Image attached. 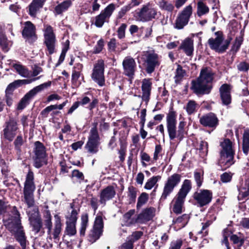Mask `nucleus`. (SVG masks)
I'll use <instances>...</instances> for the list:
<instances>
[{
	"label": "nucleus",
	"instance_id": "1",
	"mask_svg": "<svg viewBox=\"0 0 249 249\" xmlns=\"http://www.w3.org/2000/svg\"><path fill=\"white\" fill-rule=\"evenodd\" d=\"M213 75L211 68H203L197 79L192 81L191 89L197 95L209 94L212 89Z\"/></svg>",
	"mask_w": 249,
	"mask_h": 249
},
{
	"label": "nucleus",
	"instance_id": "2",
	"mask_svg": "<svg viewBox=\"0 0 249 249\" xmlns=\"http://www.w3.org/2000/svg\"><path fill=\"white\" fill-rule=\"evenodd\" d=\"M177 116L176 112L172 108L170 109L166 116L167 129L170 140L177 138L181 141L184 138L186 123L180 121L178 125V130H177Z\"/></svg>",
	"mask_w": 249,
	"mask_h": 249
},
{
	"label": "nucleus",
	"instance_id": "3",
	"mask_svg": "<svg viewBox=\"0 0 249 249\" xmlns=\"http://www.w3.org/2000/svg\"><path fill=\"white\" fill-rule=\"evenodd\" d=\"M234 144L230 139H224L220 142V146L221 149L220 151L219 164L226 169L234 164V156L235 151L233 148Z\"/></svg>",
	"mask_w": 249,
	"mask_h": 249
},
{
	"label": "nucleus",
	"instance_id": "4",
	"mask_svg": "<svg viewBox=\"0 0 249 249\" xmlns=\"http://www.w3.org/2000/svg\"><path fill=\"white\" fill-rule=\"evenodd\" d=\"M44 225L47 229V234L50 238H53L55 241H58L60 238V234L62 231V223L61 219L58 214L54 216V226L52 228V217L50 213L47 211L45 216Z\"/></svg>",
	"mask_w": 249,
	"mask_h": 249
},
{
	"label": "nucleus",
	"instance_id": "5",
	"mask_svg": "<svg viewBox=\"0 0 249 249\" xmlns=\"http://www.w3.org/2000/svg\"><path fill=\"white\" fill-rule=\"evenodd\" d=\"M191 188V180H184L180 189L172 201V211L174 213L179 214L182 213L185 198Z\"/></svg>",
	"mask_w": 249,
	"mask_h": 249
},
{
	"label": "nucleus",
	"instance_id": "6",
	"mask_svg": "<svg viewBox=\"0 0 249 249\" xmlns=\"http://www.w3.org/2000/svg\"><path fill=\"white\" fill-rule=\"evenodd\" d=\"M36 189L34 182V175L32 171L29 170L26 175L23 188V199L28 207H33L35 204L34 192Z\"/></svg>",
	"mask_w": 249,
	"mask_h": 249
},
{
	"label": "nucleus",
	"instance_id": "7",
	"mask_svg": "<svg viewBox=\"0 0 249 249\" xmlns=\"http://www.w3.org/2000/svg\"><path fill=\"white\" fill-rule=\"evenodd\" d=\"M141 58L144 62L145 71L148 74L153 72L160 64V57L153 50L142 52Z\"/></svg>",
	"mask_w": 249,
	"mask_h": 249
},
{
	"label": "nucleus",
	"instance_id": "8",
	"mask_svg": "<svg viewBox=\"0 0 249 249\" xmlns=\"http://www.w3.org/2000/svg\"><path fill=\"white\" fill-rule=\"evenodd\" d=\"M215 38L209 39L208 43L210 48L218 53H223L228 48L231 38L224 39L223 34L220 31L215 33Z\"/></svg>",
	"mask_w": 249,
	"mask_h": 249
},
{
	"label": "nucleus",
	"instance_id": "9",
	"mask_svg": "<svg viewBox=\"0 0 249 249\" xmlns=\"http://www.w3.org/2000/svg\"><path fill=\"white\" fill-rule=\"evenodd\" d=\"M8 230L13 233L16 240L19 243L22 249H25L26 238L21 226V221L17 219L15 222H8L5 224Z\"/></svg>",
	"mask_w": 249,
	"mask_h": 249
},
{
	"label": "nucleus",
	"instance_id": "10",
	"mask_svg": "<svg viewBox=\"0 0 249 249\" xmlns=\"http://www.w3.org/2000/svg\"><path fill=\"white\" fill-rule=\"evenodd\" d=\"M34 153V166L36 168L38 169L47 164L46 148L43 143L39 141L35 142Z\"/></svg>",
	"mask_w": 249,
	"mask_h": 249
},
{
	"label": "nucleus",
	"instance_id": "11",
	"mask_svg": "<svg viewBox=\"0 0 249 249\" xmlns=\"http://www.w3.org/2000/svg\"><path fill=\"white\" fill-rule=\"evenodd\" d=\"M51 82L48 81L40 84L30 90L21 99L18 106V109L22 110L29 104L30 100L33 98L37 93L41 91L51 85Z\"/></svg>",
	"mask_w": 249,
	"mask_h": 249
},
{
	"label": "nucleus",
	"instance_id": "12",
	"mask_svg": "<svg viewBox=\"0 0 249 249\" xmlns=\"http://www.w3.org/2000/svg\"><path fill=\"white\" fill-rule=\"evenodd\" d=\"M104 71V61L102 59L98 60L94 65L91 77L100 87H103L105 85Z\"/></svg>",
	"mask_w": 249,
	"mask_h": 249
},
{
	"label": "nucleus",
	"instance_id": "13",
	"mask_svg": "<svg viewBox=\"0 0 249 249\" xmlns=\"http://www.w3.org/2000/svg\"><path fill=\"white\" fill-rule=\"evenodd\" d=\"M181 175L174 174L169 177L164 183L163 192L160 197L161 200H164L173 191L174 188L179 183Z\"/></svg>",
	"mask_w": 249,
	"mask_h": 249
},
{
	"label": "nucleus",
	"instance_id": "14",
	"mask_svg": "<svg viewBox=\"0 0 249 249\" xmlns=\"http://www.w3.org/2000/svg\"><path fill=\"white\" fill-rule=\"evenodd\" d=\"M44 43L45 44L49 54L54 53L56 43V37L53 27L49 25H44Z\"/></svg>",
	"mask_w": 249,
	"mask_h": 249
},
{
	"label": "nucleus",
	"instance_id": "15",
	"mask_svg": "<svg viewBox=\"0 0 249 249\" xmlns=\"http://www.w3.org/2000/svg\"><path fill=\"white\" fill-rule=\"evenodd\" d=\"M193 14V7L191 4L185 6L178 15L175 21V27L182 29L187 25Z\"/></svg>",
	"mask_w": 249,
	"mask_h": 249
},
{
	"label": "nucleus",
	"instance_id": "16",
	"mask_svg": "<svg viewBox=\"0 0 249 249\" xmlns=\"http://www.w3.org/2000/svg\"><path fill=\"white\" fill-rule=\"evenodd\" d=\"M104 228L103 214L98 213L95 219L92 229L91 230L89 235V240L93 243L97 240L102 234Z\"/></svg>",
	"mask_w": 249,
	"mask_h": 249
},
{
	"label": "nucleus",
	"instance_id": "17",
	"mask_svg": "<svg viewBox=\"0 0 249 249\" xmlns=\"http://www.w3.org/2000/svg\"><path fill=\"white\" fill-rule=\"evenodd\" d=\"M18 128L17 121L13 118L10 119L4 124L2 132L3 138L9 142H12L17 134Z\"/></svg>",
	"mask_w": 249,
	"mask_h": 249
},
{
	"label": "nucleus",
	"instance_id": "18",
	"mask_svg": "<svg viewBox=\"0 0 249 249\" xmlns=\"http://www.w3.org/2000/svg\"><path fill=\"white\" fill-rule=\"evenodd\" d=\"M157 14V10L150 3L143 5L137 13L138 19L142 22H147L155 18Z\"/></svg>",
	"mask_w": 249,
	"mask_h": 249
},
{
	"label": "nucleus",
	"instance_id": "19",
	"mask_svg": "<svg viewBox=\"0 0 249 249\" xmlns=\"http://www.w3.org/2000/svg\"><path fill=\"white\" fill-rule=\"evenodd\" d=\"M115 9V5L113 3L109 4L100 14L95 18V25L98 28L102 27L105 22H108L110 17Z\"/></svg>",
	"mask_w": 249,
	"mask_h": 249
},
{
	"label": "nucleus",
	"instance_id": "20",
	"mask_svg": "<svg viewBox=\"0 0 249 249\" xmlns=\"http://www.w3.org/2000/svg\"><path fill=\"white\" fill-rule=\"evenodd\" d=\"M124 74L130 78H133L136 69V63L133 58L126 56L122 62Z\"/></svg>",
	"mask_w": 249,
	"mask_h": 249
},
{
	"label": "nucleus",
	"instance_id": "21",
	"mask_svg": "<svg viewBox=\"0 0 249 249\" xmlns=\"http://www.w3.org/2000/svg\"><path fill=\"white\" fill-rule=\"evenodd\" d=\"M22 32L23 37L30 43L34 42L37 39L35 26L31 21H26Z\"/></svg>",
	"mask_w": 249,
	"mask_h": 249
},
{
	"label": "nucleus",
	"instance_id": "22",
	"mask_svg": "<svg viewBox=\"0 0 249 249\" xmlns=\"http://www.w3.org/2000/svg\"><path fill=\"white\" fill-rule=\"evenodd\" d=\"M213 197L212 192L208 190H200L194 194V198L202 207L210 203Z\"/></svg>",
	"mask_w": 249,
	"mask_h": 249
},
{
	"label": "nucleus",
	"instance_id": "23",
	"mask_svg": "<svg viewBox=\"0 0 249 249\" xmlns=\"http://www.w3.org/2000/svg\"><path fill=\"white\" fill-rule=\"evenodd\" d=\"M28 216L32 231L37 233L42 226V220L38 210L34 209L33 212H29Z\"/></svg>",
	"mask_w": 249,
	"mask_h": 249
},
{
	"label": "nucleus",
	"instance_id": "24",
	"mask_svg": "<svg viewBox=\"0 0 249 249\" xmlns=\"http://www.w3.org/2000/svg\"><path fill=\"white\" fill-rule=\"evenodd\" d=\"M236 187L238 192V200L243 201L246 199L249 196V179L245 181L240 179Z\"/></svg>",
	"mask_w": 249,
	"mask_h": 249
},
{
	"label": "nucleus",
	"instance_id": "25",
	"mask_svg": "<svg viewBox=\"0 0 249 249\" xmlns=\"http://www.w3.org/2000/svg\"><path fill=\"white\" fill-rule=\"evenodd\" d=\"M231 87L227 84H223L219 88V93L222 104L228 106L231 102Z\"/></svg>",
	"mask_w": 249,
	"mask_h": 249
},
{
	"label": "nucleus",
	"instance_id": "26",
	"mask_svg": "<svg viewBox=\"0 0 249 249\" xmlns=\"http://www.w3.org/2000/svg\"><path fill=\"white\" fill-rule=\"evenodd\" d=\"M116 195V191L113 186L109 185L102 190L100 194L99 202L105 205L106 202L112 199Z\"/></svg>",
	"mask_w": 249,
	"mask_h": 249
},
{
	"label": "nucleus",
	"instance_id": "27",
	"mask_svg": "<svg viewBox=\"0 0 249 249\" xmlns=\"http://www.w3.org/2000/svg\"><path fill=\"white\" fill-rule=\"evenodd\" d=\"M200 123L204 126L215 128L218 124V120L213 113H209L200 117Z\"/></svg>",
	"mask_w": 249,
	"mask_h": 249
},
{
	"label": "nucleus",
	"instance_id": "28",
	"mask_svg": "<svg viewBox=\"0 0 249 249\" xmlns=\"http://www.w3.org/2000/svg\"><path fill=\"white\" fill-rule=\"evenodd\" d=\"M156 209L153 207L143 209L138 215V223L143 224L151 220L155 215Z\"/></svg>",
	"mask_w": 249,
	"mask_h": 249
},
{
	"label": "nucleus",
	"instance_id": "29",
	"mask_svg": "<svg viewBox=\"0 0 249 249\" xmlns=\"http://www.w3.org/2000/svg\"><path fill=\"white\" fill-rule=\"evenodd\" d=\"M152 83L151 79L145 78L142 82V98L143 101L146 103L148 102L150 99L151 91L152 89Z\"/></svg>",
	"mask_w": 249,
	"mask_h": 249
},
{
	"label": "nucleus",
	"instance_id": "30",
	"mask_svg": "<svg viewBox=\"0 0 249 249\" xmlns=\"http://www.w3.org/2000/svg\"><path fill=\"white\" fill-rule=\"evenodd\" d=\"M135 213V210L131 209L124 214L122 219L123 225L130 227L138 223V216L136 217L133 216Z\"/></svg>",
	"mask_w": 249,
	"mask_h": 249
},
{
	"label": "nucleus",
	"instance_id": "31",
	"mask_svg": "<svg viewBox=\"0 0 249 249\" xmlns=\"http://www.w3.org/2000/svg\"><path fill=\"white\" fill-rule=\"evenodd\" d=\"M179 49L183 50L187 56H192L194 51L193 40L190 38H186L182 42Z\"/></svg>",
	"mask_w": 249,
	"mask_h": 249
},
{
	"label": "nucleus",
	"instance_id": "32",
	"mask_svg": "<svg viewBox=\"0 0 249 249\" xmlns=\"http://www.w3.org/2000/svg\"><path fill=\"white\" fill-rule=\"evenodd\" d=\"M12 65L16 71L21 77L24 78H30L31 71H30L26 67L21 65L19 62L13 63Z\"/></svg>",
	"mask_w": 249,
	"mask_h": 249
},
{
	"label": "nucleus",
	"instance_id": "33",
	"mask_svg": "<svg viewBox=\"0 0 249 249\" xmlns=\"http://www.w3.org/2000/svg\"><path fill=\"white\" fill-rule=\"evenodd\" d=\"M44 0H33L29 6V15L35 17L37 12L43 7Z\"/></svg>",
	"mask_w": 249,
	"mask_h": 249
},
{
	"label": "nucleus",
	"instance_id": "34",
	"mask_svg": "<svg viewBox=\"0 0 249 249\" xmlns=\"http://www.w3.org/2000/svg\"><path fill=\"white\" fill-rule=\"evenodd\" d=\"M72 1L71 0H66L58 4L54 8V13L55 15H60L67 11L71 6Z\"/></svg>",
	"mask_w": 249,
	"mask_h": 249
},
{
	"label": "nucleus",
	"instance_id": "35",
	"mask_svg": "<svg viewBox=\"0 0 249 249\" xmlns=\"http://www.w3.org/2000/svg\"><path fill=\"white\" fill-rule=\"evenodd\" d=\"M242 150L245 155L249 153V129L244 130L243 134Z\"/></svg>",
	"mask_w": 249,
	"mask_h": 249
},
{
	"label": "nucleus",
	"instance_id": "36",
	"mask_svg": "<svg viewBox=\"0 0 249 249\" xmlns=\"http://www.w3.org/2000/svg\"><path fill=\"white\" fill-rule=\"evenodd\" d=\"M92 127L90 130L88 140L99 142L100 137L97 130V122L92 123Z\"/></svg>",
	"mask_w": 249,
	"mask_h": 249
},
{
	"label": "nucleus",
	"instance_id": "37",
	"mask_svg": "<svg viewBox=\"0 0 249 249\" xmlns=\"http://www.w3.org/2000/svg\"><path fill=\"white\" fill-rule=\"evenodd\" d=\"M73 203L71 204V207L72 210L71 213L66 216L67 220L66 223L76 224L78 211L73 208Z\"/></svg>",
	"mask_w": 249,
	"mask_h": 249
},
{
	"label": "nucleus",
	"instance_id": "38",
	"mask_svg": "<svg viewBox=\"0 0 249 249\" xmlns=\"http://www.w3.org/2000/svg\"><path fill=\"white\" fill-rule=\"evenodd\" d=\"M209 12V8L203 1H199L197 3V15L200 17Z\"/></svg>",
	"mask_w": 249,
	"mask_h": 249
},
{
	"label": "nucleus",
	"instance_id": "39",
	"mask_svg": "<svg viewBox=\"0 0 249 249\" xmlns=\"http://www.w3.org/2000/svg\"><path fill=\"white\" fill-rule=\"evenodd\" d=\"M158 5L160 9L169 12H172L174 9L173 4L165 0H159Z\"/></svg>",
	"mask_w": 249,
	"mask_h": 249
},
{
	"label": "nucleus",
	"instance_id": "40",
	"mask_svg": "<svg viewBox=\"0 0 249 249\" xmlns=\"http://www.w3.org/2000/svg\"><path fill=\"white\" fill-rule=\"evenodd\" d=\"M81 227L80 229V234L81 236L85 235L87 228L88 226L89 216L88 213H84L81 215Z\"/></svg>",
	"mask_w": 249,
	"mask_h": 249
},
{
	"label": "nucleus",
	"instance_id": "41",
	"mask_svg": "<svg viewBox=\"0 0 249 249\" xmlns=\"http://www.w3.org/2000/svg\"><path fill=\"white\" fill-rule=\"evenodd\" d=\"M189 216L188 214H184L181 216L178 217L177 219L173 220L174 224L178 225L179 228H182L185 226L187 224L189 219Z\"/></svg>",
	"mask_w": 249,
	"mask_h": 249
},
{
	"label": "nucleus",
	"instance_id": "42",
	"mask_svg": "<svg viewBox=\"0 0 249 249\" xmlns=\"http://www.w3.org/2000/svg\"><path fill=\"white\" fill-rule=\"evenodd\" d=\"M99 144V142L88 140L85 148L89 153L95 154L97 153L98 150V146Z\"/></svg>",
	"mask_w": 249,
	"mask_h": 249
},
{
	"label": "nucleus",
	"instance_id": "43",
	"mask_svg": "<svg viewBox=\"0 0 249 249\" xmlns=\"http://www.w3.org/2000/svg\"><path fill=\"white\" fill-rule=\"evenodd\" d=\"M199 106L194 100H190L187 103L185 107L187 113L191 115L197 111L199 108Z\"/></svg>",
	"mask_w": 249,
	"mask_h": 249
},
{
	"label": "nucleus",
	"instance_id": "44",
	"mask_svg": "<svg viewBox=\"0 0 249 249\" xmlns=\"http://www.w3.org/2000/svg\"><path fill=\"white\" fill-rule=\"evenodd\" d=\"M186 72L183 70L182 67L178 65L176 69V74L174 77L175 81L176 83L179 82L185 76Z\"/></svg>",
	"mask_w": 249,
	"mask_h": 249
},
{
	"label": "nucleus",
	"instance_id": "45",
	"mask_svg": "<svg viewBox=\"0 0 249 249\" xmlns=\"http://www.w3.org/2000/svg\"><path fill=\"white\" fill-rule=\"evenodd\" d=\"M160 178L161 177L160 176H154L151 178L146 182L144 188L146 190L151 189L156 184Z\"/></svg>",
	"mask_w": 249,
	"mask_h": 249
},
{
	"label": "nucleus",
	"instance_id": "46",
	"mask_svg": "<svg viewBox=\"0 0 249 249\" xmlns=\"http://www.w3.org/2000/svg\"><path fill=\"white\" fill-rule=\"evenodd\" d=\"M137 189L133 186L128 188L127 196L129 198V203H134L136 201L137 196Z\"/></svg>",
	"mask_w": 249,
	"mask_h": 249
},
{
	"label": "nucleus",
	"instance_id": "47",
	"mask_svg": "<svg viewBox=\"0 0 249 249\" xmlns=\"http://www.w3.org/2000/svg\"><path fill=\"white\" fill-rule=\"evenodd\" d=\"M66 227L65 229V233L70 236H73L76 234L77 231L76 229V224L66 223Z\"/></svg>",
	"mask_w": 249,
	"mask_h": 249
},
{
	"label": "nucleus",
	"instance_id": "48",
	"mask_svg": "<svg viewBox=\"0 0 249 249\" xmlns=\"http://www.w3.org/2000/svg\"><path fill=\"white\" fill-rule=\"evenodd\" d=\"M71 178L73 181L81 182L84 179V176L82 172L78 170H73L71 173Z\"/></svg>",
	"mask_w": 249,
	"mask_h": 249
},
{
	"label": "nucleus",
	"instance_id": "49",
	"mask_svg": "<svg viewBox=\"0 0 249 249\" xmlns=\"http://www.w3.org/2000/svg\"><path fill=\"white\" fill-rule=\"evenodd\" d=\"M148 199V195L146 193H142L138 197L137 204V208L141 207L147 201Z\"/></svg>",
	"mask_w": 249,
	"mask_h": 249
},
{
	"label": "nucleus",
	"instance_id": "50",
	"mask_svg": "<svg viewBox=\"0 0 249 249\" xmlns=\"http://www.w3.org/2000/svg\"><path fill=\"white\" fill-rule=\"evenodd\" d=\"M143 232L142 231H135L133 232L131 235L128 237V240L133 244L138 240L143 235Z\"/></svg>",
	"mask_w": 249,
	"mask_h": 249
},
{
	"label": "nucleus",
	"instance_id": "51",
	"mask_svg": "<svg viewBox=\"0 0 249 249\" xmlns=\"http://www.w3.org/2000/svg\"><path fill=\"white\" fill-rule=\"evenodd\" d=\"M230 239L234 244H237L238 246H242L244 243L243 238L239 237L236 234H232L231 236Z\"/></svg>",
	"mask_w": 249,
	"mask_h": 249
},
{
	"label": "nucleus",
	"instance_id": "52",
	"mask_svg": "<svg viewBox=\"0 0 249 249\" xmlns=\"http://www.w3.org/2000/svg\"><path fill=\"white\" fill-rule=\"evenodd\" d=\"M233 174L231 172H225L221 175L220 180L223 183H228L231 181Z\"/></svg>",
	"mask_w": 249,
	"mask_h": 249
},
{
	"label": "nucleus",
	"instance_id": "53",
	"mask_svg": "<svg viewBox=\"0 0 249 249\" xmlns=\"http://www.w3.org/2000/svg\"><path fill=\"white\" fill-rule=\"evenodd\" d=\"M104 46V41L103 39H100L98 41L97 44L94 47L93 53L97 54L100 53L103 50Z\"/></svg>",
	"mask_w": 249,
	"mask_h": 249
},
{
	"label": "nucleus",
	"instance_id": "54",
	"mask_svg": "<svg viewBox=\"0 0 249 249\" xmlns=\"http://www.w3.org/2000/svg\"><path fill=\"white\" fill-rule=\"evenodd\" d=\"M14 143L15 148L17 150L20 151L21 146L24 143V140H23L22 136L21 135L18 136V137L15 139Z\"/></svg>",
	"mask_w": 249,
	"mask_h": 249
},
{
	"label": "nucleus",
	"instance_id": "55",
	"mask_svg": "<svg viewBox=\"0 0 249 249\" xmlns=\"http://www.w3.org/2000/svg\"><path fill=\"white\" fill-rule=\"evenodd\" d=\"M41 77V76H38L35 78H31L30 79H23V80H16V82L18 85V86L21 85V84H29L36 80H37L40 79Z\"/></svg>",
	"mask_w": 249,
	"mask_h": 249
},
{
	"label": "nucleus",
	"instance_id": "56",
	"mask_svg": "<svg viewBox=\"0 0 249 249\" xmlns=\"http://www.w3.org/2000/svg\"><path fill=\"white\" fill-rule=\"evenodd\" d=\"M243 37L241 36H237L236 37L234 43L232 46V49L235 52H237L240 48L242 42Z\"/></svg>",
	"mask_w": 249,
	"mask_h": 249
},
{
	"label": "nucleus",
	"instance_id": "57",
	"mask_svg": "<svg viewBox=\"0 0 249 249\" xmlns=\"http://www.w3.org/2000/svg\"><path fill=\"white\" fill-rule=\"evenodd\" d=\"M127 27V25L125 23H122L117 30L118 36L120 39L125 37V31Z\"/></svg>",
	"mask_w": 249,
	"mask_h": 249
},
{
	"label": "nucleus",
	"instance_id": "58",
	"mask_svg": "<svg viewBox=\"0 0 249 249\" xmlns=\"http://www.w3.org/2000/svg\"><path fill=\"white\" fill-rule=\"evenodd\" d=\"M194 178L198 187H200L203 181V174L200 173L195 172L194 173Z\"/></svg>",
	"mask_w": 249,
	"mask_h": 249
},
{
	"label": "nucleus",
	"instance_id": "59",
	"mask_svg": "<svg viewBox=\"0 0 249 249\" xmlns=\"http://www.w3.org/2000/svg\"><path fill=\"white\" fill-rule=\"evenodd\" d=\"M18 86L16 81L14 82L10 83L7 86L6 90H5V94L6 95H13V92L14 90Z\"/></svg>",
	"mask_w": 249,
	"mask_h": 249
},
{
	"label": "nucleus",
	"instance_id": "60",
	"mask_svg": "<svg viewBox=\"0 0 249 249\" xmlns=\"http://www.w3.org/2000/svg\"><path fill=\"white\" fill-rule=\"evenodd\" d=\"M131 9V6L125 5L123 6L118 12V18H122L125 14Z\"/></svg>",
	"mask_w": 249,
	"mask_h": 249
},
{
	"label": "nucleus",
	"instance_id": "61",
	"mask_svg": "<svg viewBox=\"0 0 249 249\" xmlns=\"http://www.w3.org/2000/svg\"><path fill=\"white\" fill-rule=\"evenodd\" d=\"M43 71L42 68L37 66H35L31 71V74L30 78H35L36 76L38 75Z\"/></svg>",
	"mask_w": 249,
	"mask_h": 249
},
{
	"label": "nucleus",
	"instance_id": "62",
	"mask_svg": "<svg viewBox=\"0 0 249 249\" xmlns=\"http://www.w3.org/2000/svg\"><path fill=\"white\" fill-rule=\"evenodd\" d=\"M182 245V241L180 239H178L171 243L170 247L169 249H180Z\"/></svg>",
	"mask_w": 249,
	"mask_h": 249
},
{
	"label": "nucleus",
	"instance_id": "63",
	"mask_svg": "<svg viewBox=\"0 0 249 249\" xmlns=\"http://www.w3.org/2000/svg\"><path fill=\"white\" fill-rule=\"evenodd\" d=\"M237 69L240 71H247L249 69V64L245 62H241L237 65Z\"/></svg>",
	"mask_w": 249,
	"mask_h": 249
},
{
	"label": "nucleus",
	"instance_id": "64",
	"mask_svg": "<svg viewBox=\"0 0 249 249\" xmlns=\"http://www.w3.org/2000/svg\"><path fill=\"white\" fill-rule=\"evenodd\" d=\"M56 109V107L51 105L45 108L41 112L44 117H47L49 113L53 110Z\"/></svg>",
	"mask_w": 249,
	"mask_h": 249
}]
</instances>
